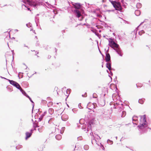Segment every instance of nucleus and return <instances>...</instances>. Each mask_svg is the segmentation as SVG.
<instances>
[{
    "mask_svg": "<svg viewBox=\"0 0 151 151\" xmlns=\"http://www.w3.org/2000/svg\"><path fill=\"white\" fill-rule=\"evenodd\" d=\"M140 117L139 125L138 127L140 131V134H141L146 132L148 127L146 115H144Z\"/></svg>",
    "mask_w": 151,
    "mask_h": 151,
    "instance_id": "f257e3e1",
    "label": "nucleus"
},
{
    "mask_svg": "<svg viewBox=\"0 0 151 151\" xmlns=\"http://www.w3.org/2000/svg\"><path fill=\"white\" fill-rule=\"evenodd\" d=\"M73 6L75 9L74 10V13L76 16L79 18V19L82 20L83 17L82 16L81 13V5L80 4L75 3L73 4Z\"/></svg>",
    "mask_w": 151,
    "mask_h": 151,
    "instance_id": "f03ea898",
    "label": "nucleus"
},
{
    "mask_svg": "<svg viewBox=\"0 0 151 151\" xmlns=\"http://www.w3.org/2000/svg\"><path fill=\"white\" fill-rule=\"evenodd\" d=\"M29 5L33 6L35 8L37 5L42 4V0H29Z\"/></svg>",
    "mask_w": 151,
    "mask_h": 151,
    "instance_id": "7ed1b4c3",
    "label": "nucleus"
},
{
    "mask_svg": "<svg viewBox=\"0 0 151 151\" xmlns=\"http://www.w3.org/2000/svg\"><path fill=\"white\" fill-rule=\"evenodd\" d=\"M109 1L113 5L115 9L119 11L120 12L122 11V8L120 3L119 2L113 1L109 0Z\"/></svg>",
    "mask_w": 151,
    "mask_h": 151,
    "instance_id": "20e7f679",
    "label": "nucleus"
},
{
    "mask_svg": "<svg viewBox=\"0 0 151 151\" xmlns=\"http://www.w3.org/2000/svg\"><path fill=\"white\" fill-rule=\"evenodd\" d=\"M109 42V45L113 49L114 48V47L115 48L119 46V45L116 43L112 39L110 38Z\"/></svg>",
    "mask_w": 151,
    "mask_h": 151,
    "instance_id": "39448f33",
    "label": "nucleus"
},
{
    "mask_svg": "<svg viewBox=\"0 0 151 151\" xmlns=\"http://www.w3.org/2000/svg\"><path fill=\"white\" fill-rule=\"evenodd\" d=\"M9 81L10 82V83L11 84L13 85L14 86H15L17 88L19 89H21L22 90V88L19 85V84L18 83H17V82H16L15 81H11V80H9Z\"/></svg>",
    "mask_w": 151,
    "mask_h": 151,
    "instance_id": "423d86ee",
    "label": "nucleus"
},
{
    "mask_svg": "<svg viewBox=\"0 0 151 151\" xmlns=\"http://www.w3.org/2000/svg\"><path fill=\"white\" fill-rule=\"evenodd\" d=\"M97 112L99 113V116L101 118H102L106 117V115L103 112L101 109H99L98 110Z\"/></svg>",
    "mask_w": 151,
    "mask_h": 151,
    "instance_id": "0eeeda50",
    "label": "nucleus"
},
{
    "mask_svg": "<svg viewBox=\"0 0 151 151\" xmlns=\"http://www.w3.org/2000/svg\"><path fill=\"white\" fill-rule=\"evenodd\" d=\"M114 49L115 50L117 53L121 56H122L123 55V53L122 52V50H121L120 48L119 47V46L117 47H116L115 48H114Z\"/></svg>",
    "mask_w": 151,
    "mask_h": 151,
    "instance_id": "6e6552de",
    "label": "nucleus"
},
{
    "mask_svg": "<svg viewBox=\"0 0 151 151\" xmlns=\"http://www.w3.org/2000/svg\"><path fill=\"white\" fill-rule=\"evenodd\" d=\"M93 124V123L92 121H91L89 122L88 124V127L87 128V131H89L91 129L92 127V125Z\"/></svg>",
    "mask_w": 151,
    "mask_h": 151,
    "instance_id": "1a4fd4ad",
    "label": "nucleus"
},
{
    "mask_svg": "<svg viewBox=\"0 0 151 151\" xmlns=\"http://www.w3.org/2000/svg\"><path fill=\"white\" fill-rule=\"evenodd\" d=\"M110 56L109 53L106 54V57L105 58L106 61V62H109L110 60Z\"/></svg>",
    "mask_w": 151,
    "mask_h": 151,
    "instance_id": "9d476101",
    "label": "nucleus"
},
{
    "mask_svg": "<svg viewBox=\"0 0 151 151\" xmlns=\"http://www.w3.org/2000/svg\"><path fill=\"white\" fill-rule=\"evenodd\" d=\"M137 118L136 116H134L132 118L133 123L134 124L137 125Z\"/></svg>",
    "mask_w": 151,
    "mask_h": 151,
    "instance_id": "9b49d317",
    "label": "nucleus"
},
{
    "mask_svg": "<svg viewBox=\"0 0 151 151\" xmlns=\"http://www.w3.org/2000/svg\"><path fill=\"white\" fill-rule=\"evenodd\" d=\"M106 63V67L108 69L109 71L111 70V63L109 62H107Z\"/></svg>",
    "mask_w": 151,
    "mask_h": 151,
    "instance_id": "f8f14e48",
    "label": "nucleus"
},
{
    "mask_svg": "<svg viewBox=\"0 0 151 151\" xmlns=\"http://www.w3.org/2000/svg\"><path fill=\"white\" fill-rule=\"evenodd\" d=\"M61 119L63 121H66L68 119V116L67 115H63L61 116Z\"/></svg>",
    "mask_w": 151,
    "mask_h": 151,
    "instance_id": "ddd939ff",
    "label": "nucleus"
},
{
    "mask_svg": "<svg viewBox=\"0 0 151 151\" xmlns=\"http://www.w3.org/2000/svg\"><path fill=\"white\" fill-rule=\"evenodd\" d=\"M48 113L49 115H48V116H50V115H51L54 113V109L52 108H50L48 110Z\"/></svg>",
    "mask_w": 151,
    "mask_h": 151,
    "instance_id": "4468645a",
    "label": "nucleus"
},
{
    "mask_svg": "<svg viewBox=\"0 0 151 151\" xmlns=\"http://www.w3.org/2000/svg\"><path fill=\"white\" fill-rule=\"evenodd\" d=\"M29 30H30V34H32V35H35L36 34L35 32V31L33 30L32 28L31 27L29 28Z\"/></svg>",
    "mask_w": 151,
    "mask_h": 151,
    "instance_id": "2eb2a0df",
    "label": "nucleus"
},
{
    "mask_svg": "<svg viewBox=\"0 0 151 151\" xmlns=\"http://www.w3.org/2000/svg\"><path fill=\"white\" fill-rule=\"evenodd\" d=\"M140 11L139 10H137L135 11V14L137 16H139L140 14Z\"/></svg>",
    "mask_w": 151,
    "mask_h": 151,
    "instance_id": "dca6fc26",
    "label": "nucleus"
},
{
    "mask_svg": "<svg viewBox=\"0 0 151 151\" xmlns=\"http://www.w3.org/2000/svg\"><path fill=\"white\" fill-rule=\"evenodd\" d=\"M145 100V99H144V98L139 99V100L138 102L139 103H140L141 104H143Z\"/></svg>",
    "mask_w": 151,
    "mask_h": 151,
    "instance_id": "f3484780",
    "label": "nucleus"
},
{
    "mask_svg": "<svg viewBox=\"0 0 151 151\" xmlns=\"http://www.w3.org/2000/svg\"><path fill=\"white\" fill-rule=\"evenodd\" d=\"M56 139L58 140H60L62 138V136L60 134H58L55 136Z\"/></svg>",
    "mask_w": 151,
    "mask_h": 151,
    "instance_id": "a211bd4d",
    "label": "nucleus"
},
{
    "mask_svg": "<svg viewBox=\"0 0 151 151\" xmlns=\"http://www.w3.org/2000/svg\"><path fill=\"white\" fill-rule=\"evenodd\" d=\"M29 100L30 101L32 102V109H33L34 106V103L33 102V101H32L31 99L29 96Z\"/></svg>",
    "mask_w": 151,
    "mask_h": 151,
    "instance_id": "6ab92c4d",
    "label": "nucleus"
},
{
    "mask_svg": "<svg viewBox=\"0 0 151 151\" xmlns=\"http://www.w3.org/2000/svg\"><path fill=\"white\" fill-rule=\"evenodd\" d=\"M142 6V4L139 3H137L136 4V7L138 9H139Z\"/></svg>",
    "mask_w": 151,
    "mask_h": 151,
    "instance_id": "aec40b11",
    "label": "nucleus"
},
{
    "mask_svg": "<svg viewBox=\"0 0 151 151\" xmlns=\"http://www.w3.org/2000/svg\"><path fill=\"white\" fill-rule=\"evenodd\" d=\"M52 104H53V103L51 101H50V102H49L47 103V106L48 107H51V106H52Z\"/></svg>",
    "mask_w": 151,
    "mask_h": 151,
    "instance_id": "412c9836",
    "label": "nucleus"
},
{
    "mask_svg": "<svg viewBox=\"0 0 151 151\" xmlns=\"http://www.w3.org/2000/svg\"><path fill=\"white\" fill-rule=\"evenodd\" d=\"M126 115V112L124 111H123L122 112V113L121 115V117H123L125 116Z\"/></svg>",
    "mask_w": 151,
    "mask_h": 151,
    "instance_id": "4be33fe9",
    "label": "nucleus"
},
{
    "mask_svg": "<svg viewBox=\"0 0 151 151\" xmlns=\"http://www.w3.org/2000/svg\"><path fill=\"white\" fill-rule=\"evenodd\" d=\"M107 142L108 144L111 145L113 143V142L112 141L109 139L107 140Z\"/></svg>",
    "mask_w": 151,
    "mask_h": 151,
    "instance_id": "5701e85b",
    "label": "nucleus"
},
{
    "mask_svg": "<svg viewBox=\"0 0 151 151\" xmlns=\"http://www.w3.org/2000/svg\"><path fill=\"white\" fill-rule=\"evenodd\" d=\"M20 91H21L22 92V93L24 95H25L27 97H28V96L26 94V93L22 89V90L21 89H20Z\"/></svg>",
    "mask_w": 151,
    "mask_h": 151,
    "instance_id": "b1692460",
    "label": "nucleus"
},
{
    "mask_svg": "<svg viewBox=\"0 0 151 151\" xmlns=\"http://www.w3.org/2000/svg\"><path fill=\"white\" fill-rule=\"evenodd\" d=\"M44 116V115H43L42 114L40 116V117L39 118V119L40 121H41V120L42 119L43 117Z\"/></svg>",
    "mask_w": 151,
    "mask_h": 151,
    "instance_id": "393cba45",
    "label": "nucleus"
},
{
    "mask_svg": "<svg viewBox=\"0 0 151 151\" xmlns=\"http://www.w3.org/2000/svg\"><path fill=\"white\" fill-rule=\"evenodd\" d=\"M144 33V31L143 30H142L141 31H140L139 32V34L140 35H142V34Z\"/></svg>",
    "mask_w": 151,
    "mask_h": 151,
    "instance_id": "a878e982",
    "label": "nucleus"
},
{
    "mask_svg": "<svg viewBox=\"0 0 151 151\" xmlns=\"http://www.w3.org/2000/svg\"><path fill=\"white\" fill-rule=\"evenodd\" d=\"M84 148L85 150H87L88 149L89 146L87 145H85L84 146Z\"/></svg>",
    "mask_w": 151,
    "mask_h": 151,
    "instance_id": "bb28decb",
    "label": "nucleus"
},
{
    "mask_svg": "<svg viewBox=\"0 0 151 151\" xmlns=\"http://www.w3.org/2000/svg\"><path fill=\"white\" fill-rule=\"evenodd\" d=\"M66 93L67 94H68V95H66L67 96H68L70 93V89H67L66 90Z\"/></svg>",
    "mask_w": 151,
    "mask_h": 151,
    "instance_id": "cd10ccee",
    "label": "nucleus"
},
{
    "mask_svg": "<svg viewBox=\"0 0 151 151\" xmlns=\"http://www.w3.org/2000/svg\"><path fill=\"white\" fill-rule=\"evenodd\" d=\"M65 129V127H63L61 128V129L60 130V133L61 134H63V132L64 130Z\"/></svg>",
    "mask_w": 151,
    "mask_h": 151,
    "instance_id": "c85d7f7f",
    "label": "nucleus"
},
{
    "mask_svg": "<svg viewBox=\"0 0 151 151\" xmlns=\"http://www.w3.org/2000/svg\"><path fill=\"white\" fill-rule=\"evenodd\" d=\"M46 3L47 4V6H47V7L49 8H50L52 6V5L50 4L49 3H48L47 2H46Z\"/></svg>",
    "mask_w": 151,
    "mask_h": 151,
    "instance_id": "c756f323",
    "label": "nucleus"
},
{
    "mask_svg": "<svg viewBox=\"0 0 151 151\" xmlns=\"http://www.w3.org/2000/svg\"><path fill=\"white\" fill-rule=\"evenodd\" d=\"M127 4L125 2H123V4H122L123 6L125 8H126L127 7Z\"/></svg>",
    "mask_w": 151,
    "mask_h": 151,
    "instance_id": "7c9ffc66",
    "label": "nucleus"
},
{
    "mask_svg": "<svg viewBox=\"0 0 151 151\" xmlns=\"http://www.w3.org/2000/svg\"><path fill=\"white\" fill-rule=\"evenodd\" d=\"M93 98H96L97 97V95L96 93H94L93 94Z\"/></svg>",
    "mask_w": 151,
    "mask_h": 151,
    "instance_id": "2f4dec72",
    "label": "nucleus"
},
{
    "mask_svg": "<svg viewBox=\"0 0 151 151\" xmlns=\"http://www.w3.org/2000/svg\"><path fill=\"white\" fill-rule=\"evenodd\" d=\"M82 137L81 136H80L77 138L78 140H81L82 139Z\"/></svg>",
    "mask_w": 151,
    "mask_h": 151,
    "instance_id": "473e14b6",
    "label": "nucleus"
},
{
    "mask_svg": "<svg viewBox=\"0 0 151 151\" xmlns=\"http://www.w3.org/2000/svg\"><path fill=\"white\" fill-rule=\"evenodd\" d=\"M24 2L25 3L28 4V0H23Z\"/></svg>",
    "mask_w": 151,
    "mask_h": 151,
    "instance_id": "72a5a7b5",
    "label": "nucleus"
},
{
    "mask_svg": "<svg viewBox=\"0 0 151 151\" xmlns=\"http://www.w3.org/2000/svg\"><path fill=\"white\" fill-rule=\"evenodd\" d=\"M33 127H34V129H35V130H36L35 128L36 127H37L38 126L36 124H34Z\"/></svg>",
    "mask_w": 151,
    "mask_h": 151,
    "instance_id": "f704fd0d",
    "label": "nucleus"
},
{
    "mask_svg": "<svg viewBox=\"0 0 151 151\" xmlns=\"http://www.w3.org/2000/svg\"><path fill=\"white\" fill-rule=\"evenodd\" d=\"M32 129H31V133H29V137H30L31 136V135L32 134Z\"/></svg>",
    "mask_w": 151,
    "mask_h": 151,
    "instance_id": "c9c22d12",
    "label": "nucleus"
},
{
    "mask_svg": "<svg viewBox=\"0 0 151 151\" xmlns=\"http://www.w3.org/2000/svg\"><path fill=\"white\" fill-rule=\"evenodd\" d=\"M120 108L122 109V106H120V107H119V106L118 107H117L116 106H114V108H115V109H117V108Z\"/></svg>",
    "mask_w": 151,
    "mask_h": 151,
    "instance_id": "e433bc0d",
    "label": "nucleus"
},
{
    "mask_svg": "<svg viewBox=\"0 0 151 151\" xmlns=\"http://www.w3.org/2000/svg\"><path fill=\"white\" fill-rule=\"evenodd\" d=\"M26 139L27 140V139L28 138V133H26Z\"/></svg>",
    "mask_w": 151,
    "mask_h": 151,
    "instance_id": "4c0bfd02",
    "label": "nucleus"
},
{
    "mask_svg": "<svg viewBox=\"0 0 151 151\" xmlns=\"http://www.w3.org/2000/svg\"><path fill=\"white\" fill-rule=\"evenodd\" d=\"M100 145H101V147L102 148V149L103 150H104V148L103 145H102L101 143H100Z\"/></svg>",
    "mask_w": 151,
    "mask_h": 151,
    "instance_id": "58836bf2",
    "label": "nucleus"
},
{
    "mask_svg": "<svg viewBox=\"0 0 151 151\" xmlns=\"http://www.w3.org/2000/svg\"><path fill=\"white\" fill-rule=\"evenodd\" d=\"M53 12L55 14H57V12L56 11H55L54 10H53Z\"/></svg>",
    "mask_w": 151,
    "mask_h": 151,
    "instance_id": "ea45409f",
    "label": "nucleus"
},
{
    "mask_svg": "<svg viewBox=\"0 0 151 151\" xmlns=\"http://www.w3.org/2000/svg\"><path fill=\"white\" fill-rule=\"evenodd\" d=\"M47 113V112L46 111H45L43 114H42L43 115H44V116H45Z\"/></svg>",
    "mask_w": 151,
    "mask_h": 151,
    "instance_id": "a19ab883",
    "label": "nucleus"
},
{
    "mask_svg": "<svg viewBox=\"0 0 151 151\" xmlns=\"http://www.w3.org/2000/svg\"><path fill=\"white\" fill-rule=\"evenodd\" d=\"M39 44V43L38 42H37L36 44V46H38Z\"/></svg>",
    "mask_w": 151,
    "mask_h": 151,
    "instance_id": "79ce46f5",
    "label": "nucleus"
},
{
    "mask_svg": "<svg viewBox=\"0 0 151 151\" xmlns=\"http://www.w3.org/2000/svg\"><path fill=\"white\" fill-rule=\"evenodd\" d=\"M110 71V74L111 75V76H112L113 75V73H112V72H111V70L109 71Z\"/></svg>",
    "mask_w": 151,
    "mask_h": 151,
    "instance_id": "37998d69",
    "label": "nucleus"
},
{
    "mask_svg": "<svg viewBox=\"0 0 151 151\" xmlns=\"http://www.w3.org/2000/svg\"><path fill=\"white\" fill-rule=\"evenodd\" d=\"M121 2L122 3V4H123V2H124V0H120Z\"/></svg>",
    "mask_w": 151,
    "mask_h": 151,
    "instance_id": "c03bdc74",
    "label": "nucleus"
},
{
    "mask_svg": "<svg viewBox=\"0 0 151 151\" xmlns=\"http://www.w3.org/2000/svg\"><path fill=\"white\" fill-rule=\"evenodd\" d=\"M85 127L84 125H83V127H82V129H85V128H84V127Z\"/></svg>",
    "mask_w": 151,
    "mask_h": 151,
    "instance_id": "a18cd8bd",
    "label": "nucleus"
},
{
    "mask_svg": "<svg viewBox=\"0 0 151 151\" xmlns=\"http://www.w3.org/2000/svg\"><path fill=\"white\" fill-rule=\"evenodd\" d=\"M31 24L30 23H29V27H31Z\"/></svg>",
    "mask_w": 151,
    "mask_h": 151,
    "instance_id": "49530a36",
    "label": "nucleus"
},
{
    "mask_svg": "<svg viewBox=\"0 0 151 151\" xmlns=\"http://www.w3.org/2000/svg\"><path fill=\"white\" fill-rule=\"evenodd\" d=\"M106 1V0H102V2H105Z\"/></svg>",
    "mask_w": 151,
    "mask_h": 151,
    "instance_id": "de8ad7c7",
    "label": "nucleus"
},
{
    "mask_svg": "<svg viewBox=\"0 0 151 151\" xmlns=\"http://www.w3.org/2000/svg\"><path fill=\"white\" fill-rule=\"evenodd\" d=\"M109 47H108V49H107V51H106V52H108V50H109Z\"/></svg>",
    "mask_w": 151,
    "mask_h": 151,
    "instance_id": "09e8293b",
    "label": "nucleus"
},
{
    "mask_svg": "<svg viewBox=\"0 0 151 151\" xmlns=\"http://www.w3.org/2000/svg\"><path fill=\"white\" fill-rule=\"evenodd\" d=\"M92 106H93V108H95V106H94V104H92Z\"/></svg>",
    "mask_w": 151,
    "mask_h": 151,
    "instance_id": "8fccbe9b",
    "label": "nucleus"
},
{
    "mask_svg": "<svg viewBox=\"0 0 151 151\" xmlns=\"http://www.w3.org/2000/svg\"><path fill=\"white\" fill-rule=\"evenodd\" d=\"M35 55H37V54H38V52H35Z\"/></svg>",
    "mask_w": 151,
    "mask_h": 151,
    "instance_id": "3c124183",
    "label": "nucleus"
},
{
    "mask_svg": "<svg viewBox=\"0 0 151 151\" xmlns=\"http://www.w3.org/2000/svg\"><path fill=\"white\" fill-rule=\"evenodd\" d=\"M51 56H48V58H51Z\"/></svg>",
    "mask_w": 151,
    "mask_h": 151,
    "instance_id": "603ef678",
    "label": "nucleus"
},
{
    "mask_svg": "<svg viewBox=\"0 0 151 151\" xmlns=\"http://www.w3.org/2000/svg\"><path fill=\"white\" fill-rule=\"evenodd\" d=\"M107 71V73H109V70H107V71Z\"/></svg>",
    "mask_w": 151,
    "mask_h": 151,
    "instance_id": "864d4df0",
    "label": "nucleus"
},
{
    "mask_svg": "<svg viewBox=\"0 0 151 151\" xmlns=\"http://www.w3.org/2000/svg\"><path fill=\"white\" fill-rule=\"evenodd\" d=\"M97 136H98V137L100 139H101V138H100V137L99 136H98V135H97Z\"/></svg>",
    "mask_w": 151,
    "mask_h": 151,
    "instance_id": "5fc2aeb1",
    "label": "nucleus"
},
{
    "mask_svg": "<svg viewBox=\"0 0 151 151\" xmlns=\"http://www.w3.org/2000/svg\"><path fill=\"white\" fill-rule=\"evenodd\" d=\"M116 139H117V137H116Z\"/></svg>",
    "mask_w": 151,
    "mask_h": 151,
    "instance_id": "6e6d98bb",
    "label": "nucleus"
},
{
    "mask_svg": "<svg viewBox=\"0 0 151 151\" xmlns=\"http://www.w3.org/2000/svg\"><path fill=\"white\" fill-rule=\"evenodd\" d=\"M29 11H31V10H30V9L29 8Z\"/></svg>",
    "mask_w": 151,
    "mask_h": 151,
    "instance_id": "4d7b16f0",
    "label": "nucleus"
},
{
    "mask_svg": "<svg viewBox=\"0 0 151 151\" xmlns=\"http://www.w3.org/2000/svg\"><path fill=\"white\" fill-rule=\"evenodd\" d=\"M137 85V87H139V86H138V85Z\"/></svg>",
    "mask_w": 151,
    "mask_h": 151,
    "instance_id": "13d9d810",
    "label": "nucleus"
},
{
    "mask_svg": "<svg viewBox=\"0 0 151 151\" xmlns=\"http://www.w3.org/2000/svg\"><path fill=\"white\" fill-rule=\"evenodd\" d=\"M35 38H37V36H35Z\"/></svg>",
    "mask_w": 151,
    "mask_h": 151,
    "instance_id": "bf43d9fd",
    "label": "nucleus"
},
{
    "mask_svg": "<svg viewBox=\"0 0 151 151\" xmlns=\"http://www.w3.org/2000/svg\"><path fill=\"white\" fill-rule=\"evenodd\" d=\"M23 6H24L26 7V6H25V5H23Z\"/></svg>",
    "mask_w": 151,
    "mask_h": 151,
    "instance_id": "052dcab7",
    "label": "nucleus"
},
{
    "mask_svg": "<svg viewBox=\"0 0 151 151\" xmlns=\"http://www.w3.org/2000/svg\"><path fill=\"white\" fill-rule=\"evenodd\" d=\"M82 96H83V97H84V95H82Z\"/></svg>",
    "mask_w": 151,
    "mask_h": 151,
    "instance_id": "680f3d73",
    "label": "nucleus"
},
{
    "mask_svg": "<svg viewBox=\"0 0 151 151\" xmlns=\"http://www.w3.org/2000/svg\"><path fill=\"white\" fill-rule=\"evenodd\" d=\"M137 30L136 31V33H135V35H136V34H137Z\"/></svg>",
    "mask_w": 151,
    "mask_h": 151,
    "instance_id": "e2e57ef3",
    "label": "nucleus"
},
{
    "mask_svg": "<svg viewBox=\"0 0 151 151\" xmlns=\"http://www.w3.org/2000/svg\"><path fill=\"white\" fill-rule=\"evenodd\" d=\"M27 9L28 10V7H27Z\"/></svg>",
    "mask_w": 151,
    "mask_h": 151,
    "instance_id": "0e129e2a",
    "label": "nucleus"
},
{
    "mask_svg": "<svg viewBox=\"0 0 151 151\" xmlns=\"http://www.w3.org/2000/svg\"><path fill=\"white\" fill-rule=\"evenodd\" d=\"M39 15V14H37V16H38Z\"/></svg>",
    "mask_w": 151,
    "mask_h": 151,
    "instance_id": "69168bd1",
    "label": "nucleus"
},
{
    "mask_svg": "<svg viewBox=\"0 0 151 151\" xmlns=\"http://www.w3.org/2000/svg\"><path fill=\"white\" fill-rule=\"evenodd\" d=\"M73 110H74L73 109H72V111H73Z\"/></svg>",
    "mask_w": 151,
    "mask_h": 151,
    "instance_id": "338daca9",
    "label": "nucleus"
},
{
    "mask_svg": "<svg viewBox=\"0 0 151 151\" xmlns=\"http://www.w3.org/2000/svg\"><path fill=\"white\" fill-rule=\"evenodd\" d=\"M84 130V131H86V130L85 129Z\"/></svg>",
    "mask_w": 151,
    "mask_h": 151,
    "instance_id": "774afa93",
    "label": "nucleus"
}]
</instances>
